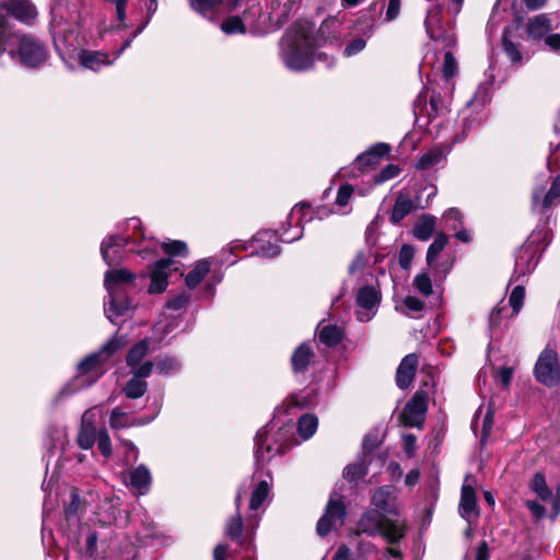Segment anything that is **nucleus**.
Wrapping results in <instances>:
<instances>
[{
	"instance_id": "nucleus-10",
	"label": "nucleus",
	"mask_w": 560,
	"mask_h": 560,
	"mask_svg": "<svg viewBox=\"0 0 560 560\" xmlns=\"http://www.w3.org/2000/svg\"><path fill=\"white\" fill-rule=\"evenodd\" d=\"M126 233H130L131 240L136 238L131 252L147 259L158 253L161 244L153 237H145L142 231V223L138 218H130L126 222Z\"/></svg>"
},
{
	"instance_id": "nucleus-39",
	"label": "nucleus",
	"mask_w": 560,
	"mask_h": 560,
	"mask_svg": "<svg viewBox=\"0 0 560 560\" xmlns=\"http://www.w3.org/2000/svg\"><path fill=\"white\" fill-rule=\"evenodd\" d=\"M448 243V238L444 233H439L433 243L429 246L427 252V264L432 268H438L435 260L439 254L445 248Z\"/></svg>"
},
{
	"instance_id": "nucleus-40",
	"label": "nucleus",
	"mask_w": 560,
	"mask_h": 560,
	"mask_svg": "<svg viewBox=\"0 0 560 560\" xmlns=\"http://www.w3.org/2000/svg\"><path fill=\"white\" fill-rule=\"evenodd\" d=\"M318 420L314 415H303L298 422V433L303 440H308L316 432Z\"/></svg>"
},
{
	"instance_id": "nucleus-51",
	"label": "nucleus",
	"mask_w": 560,
	"mask_h": 560,
	"mask_svg": "<svg viewBox=\"0 0 560 560\" xmlns=\"http://www.w3.org/2000/svg\"><path fill=\"white\" fill-rule=\"evenodd\" d=\"M443 219L448 230L456 231L462 225V213L455 208L446 210Z\"/></svg>"
},
{
	"instance_id": "nucleus-29",
	"label": "nucleus",
	"mask_w": 560,
	"mask_h": 560,
	"mask_svg": "<svg viewBox=\"0 0 560 560\" xmlns=\"http://www.w3.org/2000/svg\"><path fill=\"white\" fill-rule=\"evenodd\" d=\"M151 481V472L145 465H139L130 471V486L139 494H144L148 492Z\"/></svg>"
},
{
	"instance_id": "nucleus-34",
	"label": "nucleus",
	"mask_w": 560,
	"mask_h": 560,
	"mask_svg": "<svg viewBox=\"0 0 560 560\" xmlns=\"http://www.w3.org/2000/svg\"><path fill=\"white\" fill-rule=\"evenodd\" d=\"M313 357V351L311 346L307 343H302L299 346L292 354L291 362L294 372H304L308 366L311 359Z\"/></svg>"
},
{
	"instance_id": "nucleus-18",
	"label": "nucleus",
	"mask_w": 560,
	"mask_h": 560,
	"mask_svg": "<svg viewBox=\"0 0 560 560\" xmlns=\"http://www.w3.org/2000/svg\"><path fill=\"white\" fill-rule=\"evenodd\" d=\"M357 318L360 322L371 320L377 311L380 304V295L373 287H363L357 295Z\"/></svg>"
},
{
	"instance_id": "nucleus-20",
	"label": "nucleus",
	"mask_w": 560,
	"mask_h": 560,
	"mask_svg": "<svg viewBox=\"0 0 560 560\" xmlns=\"http://www.w3.org/2000/svg\"><path fill=\"white\" fill-rule=\"evenodd\" d=\"M372 503L383 513L399 515L400 504L397 502V489L393 486H383L375 490Z\"/></svg>"
},
{
	"instance_id": "nucleus-48",
	"label": "nucleus",
	"mask_w": 560,
	"mask_h": 560,
	"mask_svg": "<svg viewBox=\"0 0 560 560\" xmlns=\"http://www.w3.org/2000/svg\"><path fill=\"white\" fill-rule=\"evenodd\" d=\"M525 299V289L522 284H517L511 292L509 303L513 308V314L516 315L524 303Z\"/></svg>"
},
{
	"instance_id": "nucleus-8",
	"label": "nucleus",
	"mask_w": 560,
	"mask_h": 560,
	"mask_svg": "<svg viewBox=\"0 0 560 560\" xmlns=\"http://www.w3.org/2000/svg\"><path fill=\"white\" fill-rule=\"evenodd\" d=\"M539 234L540 232H534L530 238L520 248L515 258L513 281H518L521 277L530 273L537 266L539 248L535 243L539 238Z\"/></svg>"
},
{
	"instance_id": "nucleus-56",
	"label": "nucleus",
	"mask_w": 560,
	"mask_h": 560,
	"mask_svg": "<svg viewBox=\"0 0 560 560\" xmlns=\"http://www.w3.org/2000/svg\"><path fill=\"white\" fill-rule=\"evenodd\" d=\"M353 195V186L349 184L341 185L338 189L336 197V205L339 207H346Z\"/></svg>"
},
{
	"instance_id": "nucleus-12",
	"label": "nucleus",
	"mask_w": 560,
	"mask_h": 560,
	"mask_svg": "<svg viewBox=\"0 0 560 560\" xmlns=\"http://www.w3.org/2000/svg\"><path fill=\"white\" fill-rule=\"evenodd\" d=\"M18 56L23 66L36 68L47 60V50L34 38L23 36L19 43Z\"/></svg>"
},
{
	"instance_id": "nucleus-62",
	"label": "nucleus",
	"mask_w": 560,
	"mask_h": 560,
	"mask_svg": "<svg viewBox=\"0 0 560 560\" xmlns=\"http://www.w3.org/2000/svg\"><path fill=\"white\" fill-rule=\"evenodd\" d=\"M188 301H189V296L187 294H184V293L179 294L166 303V308L173 310V311L183 310L186 307Z\"/></svg>"
},
{
	"instance_id": "nucleus-63",
	"label": "nucleus",
	"mask_w": 560,
	"mask_h": 560,
	"mask_svg": "<svg viewBox=\"0 0 560 560\" xmlns=\"http://www.w3.org/2000/svg\"><path fill=\"white\" fill-rule=\"evenodd\" d=\"M366 261L368 260L365 254L362 252L358 253L352 262L349 265V272L354 275L357 272L362 271L366 265Z\"/></svg>"
},
{
	"instance_id": "nucleus-61",
	"label": "nucleus",
	"mask_w": 560,
	"mask_h": 560,
	"mask_svg": "<svg viewBox=\"0 0 560 560\" xmlns=\"http://www.w3.org/2000/svg\"><path fill=\"white\" fill-rule=\"evenodd\" d=\"M493 424V411L489 408L483 417L482 420V428H481V443H485L488 439L491 428Z\"/></svg>"
},
{
	"instance_id": "nucleus-23",
	"label": "nucleus",
	"mask_w": 560,
	"mask_h": 560,
	"mask_svg": "<svg viewBox=\"0 0 560 560\" xmlns=\"http://www.w3.org/2000/svg\"><path fill=\"white\" fill-rule=\"evenodd\" d=\"M370 463L371 456L364 453L357 460L350 463L345 467L342 472L343 478L347 481L354 483L359 482L360 480H363L364 477L368 475Z\"/></svg>"
},
{
	"instance_id": "nucleus-43",
	"label": "nucleus",
	"mask_w": 560,
	"mask_h": 560,
	"mask_svg": "<svg viewBox=\"0 0 560 560\" xmlns=\"http://www.w3.org/2000/svg\"><path fill=\"white\" fill-rule=\"evenodd\" d=\"M161 248L167 255L172 256H187L188 248L185 242L183 241H172L168 240L166 242L161 243Z\"/></svg>"
},
{
	"instance_id": "nucleus-22",
	"label": "nucleus",
	"mask_w": 560,
	"mask_h": 560,
	"mask_svg": "<svg viewBox=\"0 0 560 560\" xmlns=\"http://www.w3.org/2000/svg\"><path fill=\"white\" fill-rule=\"evenodd\" d=\"M417 366L418 357L413 353L406 355L401 360L396 374V383L399 388H407L411 384Z\"/></svg>"
},
{
	"instance_id": "nucleus-41",
	"label": "nucleus",
	"mask_w": 560,
	"mask_h": 560,
	"mask_svg": "<svg viewBox=\"0 0 560 560\" xmlns=\"http://www.w3.org/2000/svg\"><path fill=\"white\" fill-rule=\"evenodd\" d=\"M156 371L163 375H170L180 370V362L174 357H159L155 361Z\"/></svg>"
},
{
	"instance_id": "nucleus-50",
	"label": "nucleus",
	"mask_w": 560,
	"mask_h": 560,
	"mask_svg": "<svg viewBox=\"0 0 560 560\" xmlns=\"http://www.w3.org/2000/svg\"><path fill=\"white\" fill-rule=\"evenodd\" d=\"M222 0H190L191 8L202 15H208Z\"/></svg>"
},
{
	"instance_id": "nucleus-27",
	"label": "nucleus",
	"mask_w": 560,
	"mask_h": 560,
	"mask_svg": "<svg viewBox=\"0 0 560 560\" xmlns=\"http://www.w3.org/2000/svg\"><path fill=\"white\" fill-rule=\"evenodd\" d=\"M406 534V524L402 520L385 518L381 527V535L388 544H396L400 541Z\"/></svg>"
},
{
	"instance_id": "nucleus-54",
	"label": "nucleus",
	"mask_w": 560,
	"mask_h": 560,
	"mask_svg": "<svg viewBox=\"0 0 560 560\" xmlns=\"http://www.w3.org/2000/svg\"><path fill=\"white\" fill-rule=\"evenodd\" d=\"M366 46V42L362 37L351 39L343 49L346 57H352L361 52Z\"/></svg>"
},
{
	"instance_id": "nucleus-15",
	"label": "nucleus",
	"mask_w": 560,
	"mask_h": 560,
	"mask_svg": "<svg viewBox=\"0 0 560 560\" xmlns=\"http://www.w3.org/2000/svg\"><path fill=\"white\" fill-rule=\"evenodd\" d=\"M136 242V238L131 240L130 233L126 232L124 235L117 234L105 238L101 245V253L104 261L108 266L119 264L124 257V247Z\"/></svg>"
},
{
	"instance_id": "nucleus-60",
	"label": "nucleus",
	"mask_w": 560,
	"mask_h": 560,
	"mask_svg": "<svg viewBox=\"0 0 560 560\" xmlns=\"http://www.w3.org/2000/svg\"><path fill=\"white\" fill-rule=\"evenodd\" d=\"M97 446L101 453L108 457L112 454V443L109 435L106 431H101L98 434Z\"/></svg>"
},
{
	"instance_id": "nucleus-52",
	"label": "nucleus",
	"mask_w": 560,
	"mask_h": 560,
	"mask_svg": "<svg viewBox=\"0 0 560 560\" xmlns=\"http://www.w3.org/2000/svg\"><path fill=\"white\" fill-rule=\"evenodd\" d=\"M177 326L175 319L167 322L165 318H160L153 327L154 334H156L158 340L161 341L164 337L170 334Z\"/></svg>"
},
{
	"instance_id": "nucleus-16",
	"label": "nucleus",
	"mask_w": 560,
	"mask_h": 560,
	"mask_svg": "<svg viewBox=\"0 0 560 560\" xmlns=\"http://www.w3.org/2000/svg\"><path fill=\"white\" fill-rule=\"evenodd\" d=\"M560 203V174L557 175L549 190L539 186L532 194V207L537 211H547L552 206Z\"/></svg>"
},
{
	"instance_id": "nucleus-42",
	"label": "nucleus",
	"mask_w": 560,
	"mask_h": 560,
	"mask_svg": "<svg viewBox=\"0 0 560 560\" xmlns=\"http://www.w3.org/2000/svg\"><path fill=\"white\" fill-rule=\"evenodd\" d=\"M503 47H504L505 54L508 55V57L510 58L512 63H514V65L523 63V55L520 51L517 45L508 38L506 30L503 33Z\"/></svg>"
},
{
	"instance_id": "nucleus-25",
	"label": "nucleus",
	"mask_w": 560,
	"mask_h": 560,
	"mask_svg": "<svg viewBox=\"0 0 560 560\" xmlns=\"http://www.w3.org/2000/svg\"><path fill=\"white\" fill-rule=\"evenodd\" d=\"M389 145L386 143H377L371 147L366 152L360 154L355 159V165L360 170H364L369 166H374L378 163L380 159L389 153Z\"/></svg>"
},
{
	"instance_id": "nucleus-26",
	"label": "nucleus",
	"mask_w": 560,
	"mask_h": 560,
	"mask_svg": "<svg viewBox=\"0 0 560 560\" xmlns=\"http://www.w3.org/2000/svg\"><path fill=\"white\" fill-rule=\"evenodd\" d=\"M384 520L383 515L375 510L365 512L358 522V534L378 535Z\"/></svg>"
},
{
	"instance_id": "nucleus-21",
	"label": "nucleus",
	"mask_w": 560,
	"mask_h": 560,
	"mask_svg": "<svg viewBox=\"0 0 560 560\" xmlns=\"http://www.w3.org/2000/svg\"><path fill=\"white\" fill-rule=\"evenodd\" d=\"M2 9L26 25H33L37 20V10L30 0H5Z\"/></svg>"
},
{
	"instance_id": "nucleus-4",
	"label": "nucleus",
	"mask_w": 560,
	"mask_h": 560,
	"mask_svg": "<svg viewBox=\"0 0 560 560\" xmlns=\"http://www.w3.org/2000/svg\"><path fill=\"white\" fill-rule=\"evenodd\" d=\"M135 279V273L127 269H113L105 273L104 285L108 300L104 302V313L114 325L126 320L131 314L130 302L124 296V287Z\"/></svg>"
},
{
	"instance_id": "nucleus-47",
	"label": "nucleus",
	"mask_w": 560,
	"mask_h": 560,
	"mask_svg": "<svg viewBox=\"0 0 560 560\" xmlns=\"http://www.w3.org/2000/svg\"><path fill=\"white\" fill-rule=\"evenodd\" d=\"M413 287L416 290L424 296L432 294V281L427 273H419L413 279Z\"/></svg>"
},
{
	"instance_id": "nucleus-2",
	"label": "nucleus",
	"mask_w": 560,
	"mask_h": 560,
	"mask_svg": "<svg viewBox=\"0 0 560 560\" xmlns=\"http://www.w3.org/2000/svg\"><path fill=\"white\" fill-rule=\"evenodd\" d=\"M312 220L311 207L306 203H299L293 207L287 219L288 228L281 226L280 231H262L253 238V246L256 255L264 258H273L280 253L276 244L277 235L283 243H292L303 236V223Z\"/></svg>"
},
{
	"instance_id": "nucleus-5",
	"label": "nucleus",
	"mask_w": 560,
	"mask_h": 560,
	"mask_svg": "<svg viewBox=\"0 0 560 560\" xmlns=\"http://www.w3.org/2000/svg\"><path fill=\"white\" fill-rule=\"evenodd\" d=\"M142 31L143 27L137 28L131 37L124 42L121 48L115 52L114 58H110L107 52L100 50L80 49L77 51L72 44H68V39L66 37H55L54 44L60 57L70 69H73V66L70 63L69 59L73 58L75 54L77 59L82 68L97 72L103 67L113 65L114 61L124 52L125 49L131 45L132 40Z\"/></svg>"
},
{
	"instance_id": "nucleus-13",
	"label": "nucleus",
	"mask_w": 560,
	"mask_h": 560,
	"mask_svg": "<svg viewBox=\"0 0 560 560\" xmlns=\"http://www.w3.org/2000/svg\"><path fill=\"white\" fill-rule=\"evenodd\" d=\"M429 396L423 390H418L406 404L401 412V421L407 427H421L428 410Z\"/></svg>"
},
{
	"instance_id": "nucleus-19",
	"label": "nucleus",
	"mask_w": 560,
	"mask_h": 560,
	"mask_svg": "<svg viewBox=\"0 0 560 560\" xmlns=\"http://www.w3.org/2000/svg\"><path fill=\"white\" fill-rule=\"evenodd\" d=\"M153 362L147 360L140 365L135 372H131L133 376L127 382L124 393L128 398L136 399L144 395L148 388V383L142 378L150 376Z\"/></svg>"
},
{
	"instance_id": "nucleus-37",
	"label": "nucleus",
	"mask_w": 560,
	"mask_h": 560,
	"mask_svg": "<svg viewBox=\"0 0 560 560\" xmlns=\"http://www.w3.org/2000/svg\"><path fill=\"white\" fill-rule=\"evenodd\" d=\"M271 491V482L268 480H261L257 483L255 487L250 501H249V509L253 511L258 510L265 501L268 500Z\"/></svg>"
},
{
	"instance_id": "nucleus-58",
	"label": "nucleus",
	"mask_w": 560,
	"mask_h": 560,
	"mask_svg": "<svg viewBox=\"0 0 560 560\" xmlns=\"http://www.w3.org/2000/svg\"><path fill=\"white\" fill-rule=\"evenodd\" d=\"M402 303L409 315L420 313L424 307V303L420 299L412 295H407Z\"/></svg>"
},
{
	"instance_id": "nucleus-55",
	"label": "nucleus",
	"mask_w": 560,
	"mask_h": 560,
	"mask_svg": "<svg viewBox=\"0 0 560 560\" xmlns=\"http://www.w3.org/2000/svg\"><path fill=\"white\" fill-rule=\"evenodd\" d=\"M415 256V247L410 244H405L399 250V265L402 269H408Z\"/></svg>"
},
{
	"instance_id": "nucleus-35",
	"label": "nucleus",
	"mask_w": 560,
	"mask_h": 560,
	"mask_svg": "<svg viewBox=\"0 0 560 560\" xmlns=\"http://www.w3.org/2000/svg\"><path fill=\"white\" fill-rule=\"evenodd\" d=\"M412 209L413 203L411 199L406 195L399 194L390 213V222L394 224L399 223L411 212Z\"/></svg>"
},
{
	"instance_id": "nucleus-32",
	"label": "nucleus",
	"mask_w": 560,
	"mask_h": 560,
	"mask_svg": "<svg viewBox=\"0 0 560 560\" xmlns=\"http://www.w3.org/2000/svg\"><path fill=\"white\" fill-rule=\"evenodd\" d=\"M436 219L431 214H422L413 226V236L420 241H428L435 229Z\"/></svg>"
},
{
	"instance_id": "nucleus-1",
	"label": "nucleus",
	"mask_w": 560,
	"mask_h": 560,
	"mask_svg": "<svg viewBox=\"0 0 560 560\" xmlns=\"http://www.w3.org/2000/svg\"><path fill=\"white\" fill-rule=\"evenodd\" d=\"M315 50L314 25L298 22L287 30L281 39L280 58L288 69L305 71L314 63Z\"/></svg>"
},
{
	"instance_id": "nucleus-38",
	"label": "nucleus",
	"mask_w": 560,
	"mask_h": 560,
	"mask_svg": "<svg viewBox=\"0 0 560 560\" xmlns=\"http://www.w3.org/2000/svg\"><path fill=\"white\" fill-rule=\"evenodd\" d=\"M318 338L322 343L334 347L341 341L342 330L335 325H326L319 329Z\"/></svg>"
},
{
	"instance_id": "nucleus-33",
	"label": "nucleus",
	"mask_w": 560,
	"mask_h": 560,
	"mask_svg": "<svg viewBox=\"0 0 560 560\" xmlns=\"http://www.w3.org/2000/svg\"><path fill=\"white\" fill-rule=\"evenodd\" d=\"M450 152V148L434 147L427 151L417 162L419 170H428L439 164Z\"/></svg>"
},
{
	"instance_id": "nucleus-11",
	"label": "nucleus",
	"mask_w": 560,
	"mask_h": 560,
	"mask_svg": "<svg viewBox=\"0 0 560 560\" xmlns=\"http://www.w3.org/2000/svg\"><path fill=\"white\" fill-rule=\"evenodd\" d=\"M346 506L340 499L330 498L324 515L318 520L316 530L319 536H326L332 529L341 527L345 523Z\"/></svg>"
},
{
	"instance_id": "nucleus-36",
	"label": "nucleus",
	"mask_w": 560,
	"mask_h": 560,
	"mask_svg": "<svg viewBox=\"0 0 560 560\" xmlns=\"http://www.w3.org/2000/svg\"><path fill=\"white\" fill-rule=\"evenodd\" d=\"M149 352V343L147 340H141L136 343L128 352L126 362L127 365L131 369V372H135L140 365L144 362L142 360Z\"/></svg>"
},
{
	"instance_id": "nucleus-17",
	"label": "nucleus",
	"mask_w": 560,
	"mask_h": 560,
	"mask_svg": "<svg viewBox=\"0 0 560 560\" xmlns=\"http://www.w3.org/2000/svg\"><path fill=\"white\" fill-rule=\"evenodd\" d=\"M173 264L174 260L172 258H162L152 265L149 273L150 284L148 288L150 294H160L167 289Z\"/></svg>"
},
{
	"instance_id": "nucleus-14",
	"label": "nucleus",
	"mask_w": 560,
	"mask_h": 560,
	"mask_svg": "<svg viewBox=\"0 0 560 560\" xmlns=\"http://www.w3.org/2000/svg\"><path fill=\"white\" fill-rule=\"evenodd\" d=\"M242 503V497L238 492L235 499L236 510L237 514L230 517L226 525H225V535L236 541L238 545L243 546L244 548H249L254 540L255 529L258 526V521L253 526V529L250 533L244 534V524L243 520L238 513Z\"/></svg>"
},
{
	"instance_id": "nucleus-49",
	"label": "nucleus",
	"mask_w": 560,
	"mask_h": 560,
	"mask_svg": "<svg viewBox=\"0 0 560 560\" xmlns=\"http://www.w3.org/2000/svg\"><path fill=\"white\" fill-rule=\"evenodd\" d=\"M447 50L444 52V61L442 66V72L445 79L452 78L457 70V62L454 55L451 51L450 47H446Z\"/></svg>"
},
{
	"instance_id": "nucleus-24",
	"label": "nucleus",
	"mask_w": 560,
	"mask_h": 560,
	"mask_svg": "<svg viewBox=\"0 0 560 560\" xmlns=\"http://www.w3.org/2000/svg\"><path fill=\"white\" fill-rule=\"evenodd\" d=\"M551 30V20L547 14L535 15L526 24L527 35L533 40H542Z\"/></svg>"
},
{
	"instance_id": "nucleus-7",
	"label": "nucleus",
	"mask_w": 560,
	"mask_h": 560,
	"mask_svg": "<svg viewBox=\"0 0 560 560\" xmlns=\"http://www.w3.org/2000/svg\"><path fill=\"white\" fill-rule=\"evenodd\" d=\"M272 424H267L266 427L258 430L255 438V460L257 467H262L266 463H268L275 455L281 453L285 443L279 440H272L269 436L270 431L272 430Z\"/></svg>"
},
{
	"instance_id": "nucleus-6",
	"label": "nucleus",
	"mask_w": 560,
	"mask_h": 560,
	"mask_svg": "<svg viewBox=\"0 0 560 560\" xmlns=\"http://www.w3.org/2000/svg\"><path fill=\"white\" fill-rule=\"evenodd\" d=\"M534 374L539 383L549 387L560 382V363L556 350L546 348L541 351L535 364Z\"/></svg>"
},
{
	"instance_id": "nucleus-64",
	"label": "nucleus",
	"mask_w": 560,
	"mask_h": 560,
	"mask_svg": "<svg viewBox=\"0 0 560 560\" xmlns=\"http://www.w3.org/2000/svg\"><path fill=\"white\" fill-rule=\"evenodd\" d=\"M545 45L552 51L560 50V34L559 33H548L546 37L542 39Z\"/></svg>"
},
{
	"instance_id": "nucleus-9",
	"label": "nucleus",
	"mask_w": 560,
	"mask_h": 560,
	"mask_svg": "<svg viewBox=\"0 0 560 560\" xmlns=\"http://www.w3.org/2000/svg\"><path fill=\"white\" fill-rule=\"evenodd\" d=\"M424 24L430 38L441 44L442 47L453 48L456 45L453 28L442 24L440 7H433L428 11Z\"/></svg>"
},
{
	"instance_id": "nucleus-53",
	"label": "nucleus",
	"mask_w": 560,
	"mask_h": 560,
	"mask_svg": "<svg viewBox=\"0 0 560 560\" xmlns=\"http://www.w3.org/2000/svg\"><path fill=\"white\" fill-rule=\"evenodd\" d=\"M399 173H400V167L398 165L388 164L375 176V183L376 184L385 183V182L398 176Z\"/></svg>"
},
{
	"instance_id": "nucleus-59",
	"label": "nucleus",
	"mask_w": 560,
	"mask_h": 560,
	"mask_svg": "<svg viewBox=\"0 0 560 560\" xmlns=\"http://www.w3.org/2000/svg\"><path fill=\"white\" fill-rule=\"evenodd\" d=\"M377 552V547L371 541H359L357 546L358 559L365 560V558L372 553Z\"/></svg>"
},
{
	"instance_id": "nucleus-44",
	"label": "nucleus",
	"mask_w": 560,
	"mask_h": 560,
	"mask_svg": "<svg viewBox=\"0 0 560 560\" xmlns=\"http://www.w3.org/2000/svg\"><path fill=\"white\" fill-rule=\"evenodd\" d=\"M13 38L8 20L0 14V56L4 54Z\"/></svg>"
},
{
	"instance_id": "nucleus-46",
	"label": "nucleus",
	"mask_w": 560,
	"mask_h": 560,
	"mask_svg": "<svg viewBox=\"0 0 560 560\" xmlns=\"http://www.w3.org/2000/svg\"><path fill=\"white\" fill-rule=\"evenodd\" d=\"M96 429L91 428H82L80 427V431L78 433V444L83 450H90L95 442Z\"/></svg>"
},
{
	"instance_id": "nucleus-57",
	"label": "nucleus",
	"mask_w": 560,
	"mask_h": 560,
	"mask_svg": "<svg viewBox=\"0 0 560 560\" xmlns=\"http://www.w3.org/2000/svg\"><path fill=\"white\" fill-rule=\"evenodd\" d=\"M70 503L65 509L66 517L70 521L73 518L80 510L81 500L77 490H72L70 493Z\"/></svg>"
},
{
	"instance_id": "nucleus-3",
	"label": "nucleus",
	"mask_w": 560,
	"mask_h": 560,
	"mask_svg": "<svg viewBox=\"0 0 560 560\" xmlns=\"http://www.w3.org/2000/svg\"><path fill=\"white\" fill-rule=\"evenodd\" d=\"M126 345L124 336H114L98 351L86 355L77 368L74 378L65 387L63 392L73 394L93 385L106 371L109 358Z\"/></svg>"
},
{
	"instance_id": "nucleus-45",
	"label": "nucleus",
	"mask_w": 560,
	"mask_h": 560,
	"mask_svg": "<svg viewBox=\"0 0 560 560\" xmlns=\"http://www.w3.org/2000/svg\"><path fill=\"white\" fill-rule=\"evenodd\" d=\"M221 30L225 34H244L246 32L243 19L240 16H230L222 24Z\"/></svg>"
},
{
	"instance_id": "nucleus-28",
	"label": "nucleus",
	"mask_w": 560,
	"mask_h": 560,
	"mask_svg": "<svg viewBox=\"0 0 560 560\" xmlns=\"http://www.w3.org/2000/svg\"><path fill=\"white\" fill-rule=\"evenodd\" d=\"M212 261L209 258L198 260L192 269L185 277V284L189 289L198 287L206 276L210 272Z\"/></svg>"
},
{
	"instance_id": "nucleus-31",
	"label": "nucleus",
	"mask_w": 560,
	"mask_h": 560,
	"mask_svg": "<svg viewBox=\"0 0 560 560\" xmlns=\"http://www.w3.org/2000/svg\"><path fill=\"white\" fill-rule=\"evenodd\" d=\"M153 418L132 419L129 420L128 415L119 408H114L110 412L109 425L113 429H121L133 425H144L152 421Z\"/></svg>"
},
{
	"instance_id": "nucleus-30",
	"label": "nucleus",
	"mask_w": 560,
	"mask_h": 560,
	"mask_svg": "<svg viewBox=\"0 0 560 560\" xmlns=\"http://www.w3.org/2000/svg\"><path fill=\"white\" fill-rule=\"evenodd\" d=\"M459 513L466 520H470L472 515H477L476 493L471 486L464 485L462 488Z\"/></svg>"
}]
</instances>
